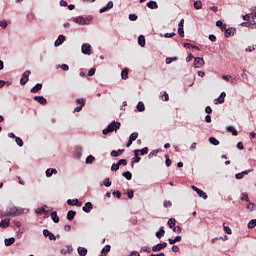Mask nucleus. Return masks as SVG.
Instances as JSON below:
<instances>
[{
	"mask_svg": "<svg viewBox=\"0 0 256 256\" xmlns=\"http://www.w3.org/2000/svg\"><path fill=\"white\" fill-rule=\"evenodd\" d=\"M113 7V1H109L106 5V7L101 8L99 10V13H107V11H111V8Z\"/></svg>",
	"mask_w": 256,
	"mask_h": 256,
	"instance_id": "obj_15",
	"label": "nucleus"
},
{
	"mask_svg": "<svg viewBox=\"0 0 256 256\" xmlns=\"http://www.w3.org/2000/svg\"><path fill=\"white\" fill-rule=\"evenodd\" d=\"M171 205H172V203H171V201H164V203H163V207H165V208H169V207H171Z\"/></svg>",
	"mask_w": 256,
	"mask_h": 256,
	"instance_id": "obj_63",
	"label": "nucleus"
},
{
	"mask_svg": "<svg viewBox=\"0 0 256 256\" xmlns=\"http://www.w3.org/2000/svg\"><path fill=\"white\" fill-rule=\"evenodd\" d=\"M76 103L78 105H82V107H85L86 100L84 98H77Z\"/></svg>",
	"mask_w": 256,
	"mask_h": 256,
	"instance_id": "obj_43",
	"label": "nucleus"
},
{
	"mask_svg": "<svg viewBox=\"0 0 256 256\" xmlns=\"http://www.w3.org/2000/svg\"><path fill=\"white\" fill-rule=\"evenodd\" d=\"M121 78L125 81L127 79H129V68H125L122 72H121Z\"/></svg>",
	"mask_w": 256,
	"mask_h": 256,
	"instance_id": "obj_25",
	"label": "nucleus"
},
{
	"mask_svg": "<svg viewBox=\"0 0 256 256\" xmlns=\"http://www.w3.org/2000/svg\"><path fill=\"white\" fill-rule=\"evenodd\" d=\"M248 27H251V29H256L255 20H250V22H248Z\"/></svg>",
	"mask_w": 256,
	"mask_h": 256,
	"instance_id": "obj_51",
	"label": "nucleus"
},
{
	"mask_svg": "<svg viewBox=\"0 0 256 256\" xmlns=\"http://www.w3.org/2000/svg\"><path fill=\"white\" fill-rule=\"evenodd\" d=\"M138 44L140 45V47L145 46V36L144 35H139L138 36Z\"/></svg>",
	"mask_w": 256,
	"mask_h": 256,
	"instance_id": "obj_34",
	"label": "nucleus"
},
{
	"mask_svg": "<svg viewBox=\"0 0 256 256\" xmlns=\"http://www.w3.org/2000/svg\"><path fill=\"white\" fill-rule=\"evenodd\" d=\"M92 17H83V16H78L72 18V21L74 23H77V25H89L92 21Z\"/></svg>",
	"mask_w": 256,
	"mask_h": 256,
	"instance_id": "obj_3",
	"label": "nucleus"
},
{
	"mask_svg": "<svg viewBox=\"0 0 256 256\" xmlns=\"http://www.w3.org/2000/svg\"><path fill=\"white\" fill-rule=\"evenodd\" d=\"M51 218L55 223H59V216L57 215V211L51 213Z\"/></svg>",
	"mask_w": 256,
	"mask_h": 256,
	"instance_id": "obj_36",
	"label": "nucleus"
},
{
	"mask_svg": "<svg viewBox=\"0 0 256 256\" xmlns=\"http://www.w3.org/2000/svg\"><path fill=\"white\" fill-rule=\"evenodd\" d=\"M82 210L84 213H91L93 210V203L91 202H86L85 205L82 207Z\"/></svg>",
	"mask_w": 256,
	"mask_h": 256,
	"instance_id": "obj_13",
	"label": "nucleus"
},
{
	"mask_svg": "<svg viewBox=\"0 0 256 256\" xmlns=\"http://www.w3.org/2000/svg\"><path fill=\"white\" fill-rule=\"evenodd\" d=\"M173 61H177V57L166 58V65H171V63H173Z\"/></svg>",
	"mask_w": 256,
	"mask_h": 256,
	"instance_id": "obj_46",
	"label": "nucleus"
},
{
	"mask_svg": "<svg viewBox=\"0 0 256 256\" xmlns=\"http://www.w3.org/2000/svg\"><path fill=\"white\" fill-rule=\"evenodd\" d=\"M34 100L40 103V105H47V99L43 96H34Z\"/></svg>",
	"mask_w": 256,
	"mask_h": 256,
	"instance_id": "obj_21",
	"label": "nucleus"
},
{
	"mask_svg": "<svg viewBox=\"0 0 256 256\" xmlns=\"http://www.w3.org/2000/svg\"><path fill=\"white\" fill-rule=\"evenodd\" d=\"M76 215H77V212H75L74 210H69L67 213L68 221H73V219H75Z\"/></svg>",
	"mask_w": 256,
	"mask_h": 256,
	"instance_id": "obj_24",
	"label": "nucleus"
},
{
	"mask_svg": "<svg viewBox=\"0 0 256 256\" xmlns=\"http://www.w3.org/2000/svg\"><path fill=\"white\" fill-rule=\"evenodd\" d=\"M46 177L50 178L53 177V175H57V169L55 168H48L45 172Z\"/></svg>",
	"mask_w": 256,
	"mask_h": 256,
	"instance_id": "obj_20",
	"label": "nucleus"
},
{
	"mask_svg": "<svg viewBox=\"0 0 256 256\" xmlns=\"http://www.w3.org/2000/svg\"><path fill=\"white\" fill-rule=\"evenodd\" d=\"M246 209H248V211H253L255 209V203L248 202Z\"/></svg>",
	"mask_w": 256,
	"mask_h": 256,
	"instance_id": "obj_49",
	"label": "nucleus"
},
{
	"mask_svg": "<svg viewBox=\"0 0 256 256\" xmlns=\"http://www.w3.org/2000/svg\"><path fill=\"white\" fill-rule=\"evenodd\" d=\"M225 97H227V94L225 92H222L220 96L214 100V104L222 105V103H225Z\"/></svg>",
	"mask_w": 256,
	"mask_h": 256,
	"instance_id": "obj_9",
	"label": "nucleus"
},
{
	"mask_svg": "<svg viewBox=\"0 0 256 256\" xmlns=\"http://www.w3.org/2000/svg\"><path fill=\"white\" fill-rule=\"evenodd\" d=\"M164 37H165L166 39H169V38H171V37H175V32L165 33V34H164Z\"/></svg>",
	"mask_w": 256,
	"mask_h": 256,
	"instance_id": "obj_58",
	"label": "nucleus"
},
{
	"mask_svg": "<svg viewBox=\"0 0 256 256\" xmlns=\"http://www.w3.org/2000/svg\"><path fill=\"white\" fill-rule=\"evenodd\" d=\"M136 109L139 113H143L145 111V104L142 101L138 102Z\"/></svg>",
	"mask_w": 256,
	"mask_h": 256,
	"instance_id": "obj_28",
	"label": "nucleus"
},
{
	"mask_svg": "<svg viewBox=\"0 0 256 256\" xmlns=\"http://www.w3.org/2000/svg\"><path fill=\"white\" fill-rule=\"evenodd\" d=\"M83 55H91V46L89 44H83L81 47Z\"/></svg>",
	"mask_w": 256,
	"mask_h": 256,
	"instance_id": "obj_12",
	"label": "nucleus"
},
{
	"mask_svg": "<svg viewBox=\"0 0 256 256\" xmlns=\"http://www.w3.org/2000/svg\"><path fill=\"white\" fill-rule=\"evenodd\" d=\"M71 251H73V248L71 246H67V249L63 248L60 250V253L62 255H67V253H71Z\"/></svg>",
	"mask_w": 256,
	"mask_h": 256,
	"instance_id": "obj_35",
	"label": "nucleus"
},
{
	"mask_svg": "<svg viewBox=\"0 0 256 256\" xmlns=\"http://www.w3.org/2000/svg\"><path fill=\"white\" fill-rule=\"evenodd\" d=\"M123 153H125V149L112 150L110 157H119V155H123Z\"/></svg>",
	"mask_w": 256,
	"mask_h": 256,
	"instance_id": "obj_18",
	"label": "nucleus"
},
{
	"mask_svg": "<svg viewBox=\"0 0 256 256\" xmlns=\"http://www.w3.org/2000/svg\"><path fill=\"white\" fill-rule=\"evenodd\" d=\"M146 5L149 9H159V5L155 1H150Z\"/></svg>",
	"mask_w": 256,
	"mask_h": 256,
	"instance_id": "obj_30",
	"label": "nucleus"
},
{
	"mask_svg": "<svg viewBox=\"0 0 256 256\" xmlns=\"http://www.w3.org/2000/svg\"><path fill=\"white\" fill-rule=\"evenodd\" d=\"M203 7V3L201 1L194 2V8L201 9Z\"/></svg>",
	"mask_w": 256,
	"mask_h": 256,
	"instance_id": "obj_50",
	"label": "nucleus"
},
{
	"mask_svg": "<svg viewBox=\"0 0 256 256\" xmlns=\"http://www.w3.org/2000/svg\"><path fill=\"white\" fill-rule=\"evenodd\" d=\"M15 141L18 147H23V139H21V137H16Z\"/></svg>",
	"mask_w": 256,
	"mask_h": 256,
	"instance_id": "obj_47",
	"label": "nucleus"
},
{
	"mask_svg": "<svg viewBox=\"0 0 256 256\" xmlns=\"http://www.w3.org/2000/svg\"><path fill=\"white\" fill-rule=\"evenodd\" d=\"M122 177H125L127 181H131V179H133V174H131L130 171H126L122 173Z\"/></svg>",
	"mask_w": 256,
	"mask_h": 256,
	"instance_id": "obj_32",
	"label": "nucleus"
},
{
	"mask_svg": "<svg viewBox=\"0 0 256 256\" xmlns=\"http://www.w3.org/2000/svg\"><path fill=\"white\" fill-rule=\"evenodd\" d=\"M161 97L162 101H169V94H167V92H164V94Z\"/></svg>",
	"mask_w": 256,
	"mask_h": 256,
	"instance_id": "obj_59",
	"label": "nucleus"
},
{
	"mask_svg": "<svg viewBox=\"0 0 256 256\" xmlns=\"http://www.w3.org/2000/svg\"><path fill=\"white\" fill-rule=\"evenodd\" d=\"M140 155H147V153H149V148L148 147H144L142 149H138Z\"/></svg>",
	"mask_w": 256,
	"mask_h": 256,
	"instance_id": "obj_44",
	"label": "nucleus"
},
{
	"mask_svg": "<svg viewBox=\"0 0 256 256\" xmlns=\"http://www.w3.org/2000/svg\"><path fill=\"white\" fill-rule=\"evenodd\" d=\"M43 235H44V237H48V239L50 241H57V236H55V234H53V232H50L47 229L43 230Z\"/></svg>",
	"mask_w": 256,
	"mask_h": 256,
	"instance_id": "obj_6",
	"label": "nucleus"
},
{
	"mask_svg": "<svg viewBox=\"0 0 256 256\" xmlns=\"http://www.w3.org/2000/svg\"><path fill=\"white\" fill-rule=\"evenodd\" d=\"M43 89V84L37 83L33 88H31V93H37L38 91H41Z\"/></svg>",
	"mask_w": 256,
	"mask_h": 256,
	"instance_id": "obj_22",
	"label": "nucleus"
},
{
	"mask_svg": "<svg viewBox=\"0 0 256 256\" xmlns=\"http://www.w3.org/2000/svg\"><path fill=\"white\" fill-rule=\"evenodd\" d=\"M203 65H205V60H203V58L201 57L194 58V67L196 69H201Z\"/></svg>",
	"mask_w": 256,
	"mask_h": 256,
	"instance_id": "obj_5",
	"label": "nucleus"
},
{
	"mask_svg": "<svg viewBox=\"0 0 256 256\" xmlns=\"http://www.w3.org/2000/svg\"><path fill=\"white\" fill-rule=\"evenodd\" d=\"M11 225V219H3L0 221V228L7 229Z\"/></svg>",
	"mask_w": 256,
	"mask_h": 256,
	"instance_id": "obj_14",
	"label": "nucleus"
},
{
	"mask_svg": "<svg viewBox=\"0 0 256 256\" xmlns=\"http://www.w3.org/2000/svg\"><path fill=\"white\" fill-rule=\"evenodd\" d=\"M29 75H31V70H26L25 72H23L20 79V85H27V83L29 82Z\"/></svg>",
	"mask_w": 256,
	"mask_h": 256,
	"instance_id": "obj_4",
	"label": "nucleus"
},
{
	"mask_svg": "<svg viewBox=\"0 0 256 256\" xmlns=\"http://www.w3.org/2000/svg\"><path fill=\"white\" fill-rule=\"evenodd\" d=\"M121 127L120 122L112 121L107 128H105L102 133L103 135H109V133H113V131H117Z\"/></svg>",
	"mask_w": 256,
	"mask_h": 256,
	"instance_id": "obj_2",
	"label": "nucleus"
},
{
	"mask_svg": "<svg viewBox=\"0 0 256 256\" xmlns=\"http://www.w3.org/2000/svg\"><path fill=\"white\" fill-rule=\"evenodd\" d=\"M165 159L166 167H171V159H169V155H165Z\"/></svg>",
	"mask_w": 256,
	"mask_h": 256,
	"instance_id": "obj_54",
	"label": "nucleus"
},
{
	"mask_svg": "<svg viewBox=\"0 0 256 256\" xmlns=\"http://www.w3.org/2000/svg\"><path fill=\"white\" fill-rule=\"evenodd\" d=\"M47 208H48L47 205H44V206L41 207V208H37V209L35 210V214H36V215H43V213L45 212V209H47Z\"/></svg>",
	"mask_w": 256,
	"mask_h": 256,
	"instance_id": "obj_31",
	"label": "nucleus"
},
{
	"mask_svg": "<svg viewBox=\"0 0 256 256\" xmlns=\"http://www.w3.org/2000/svg\"><path fill=\"white\" fill-rule=\"evenodd\" d=\"M118 165L120 166V165H127V159H120L118 162Z\"/></svg>",
	"mask_w": 256,
	"mask_h": 256,
	"instance_id": "obj_61",
	"label": "nucleus"
},
{
	"mask_svg": "<svg viewBox=\"0 0 256 256\" xmlns=\"http://www.w3.org/2000/svg\"><path fill=\"white\" fill-rule=\"evenodd\" d=\"M129 20L130 21H137V14H130L129 15Z\"/></svg>",
	"mask_w": 256,
	"mask_h": 256,
	"instance_id": "obj_62",
	"label": "nucleus"
},
{
	"mask_svg": "<svg viewBox=\"0 0 256 256\" xmlns=\"http://www.w3.org/2000/svg\"><path fill=\"white\" fill-rule=\"evenodd\" d=\"M236 147L240 151H243L245 149V146L243 145V142H241V141L237 143Z\"/></svg>",
	"mask_w": 256,
	"mask_h": 256,
	"instance_id": "obj_56",
	"label": "nucleus"
},
{
	"mask_svg": "<svg viewBox=\"0 0 256 256\" xmlns=\"http://www.w3.org/2000/svg\"><path fill=\"white\" fill-rule=\"evenodd\" d=\"M104 187H111V180L109 178H105L103 181Z\"/></svg>",
	"mask_w": 256,
	"mask_h": 256,
	"instance_id": "obj_48",
	"label": "nucleus"
},
{
	"mask_svg": "<svg viewBox=\"0 0 256 256\" xmlns=\"http://www.w3.org/2000/svg\"><path fill=\"white\" fill-rule=\"evenodd\" d=\"M226 131L228 133H231L234 137H237V135H239V132H237V129L235 128V126H227Z\"/></svg>",
	"mask_w": 256,
	"mask_h": 256,
	"instance_id": "obj_17",
	"label": "nucleus"
},
{
	"mask_svg": "<svg viewBox=\"0 0 256 256\" xmlns=\"http://www.w3.org/2000/svg\"><path fill=\"white\" fill-rule=\"evenodd\" d=\"M111 171H119V164H118V162L112 164Z\"/></svg>",
	"mask_w": 256,
	"mask_h": 256,
	"instance_id": "obj_53",
	"label": "nucleus"
},
{
	"mask_svg": "<svg viewBox=\"0 0 256 256\" xmlns=\"http://www.w3.org/2000/svg\"><path fill=\"white\" fill-rule=\"evenodd\" d=\"M191 189H193L195 191V193H197V195L199 197H201L202 199H207V193L203 192V190L197 188V186H191Z\"/></svg>",
	"mask_w": 256,
	"mask_h": 256,
	"instance_id": "obj_10",
	"label": "nucleus"
},
{
	"mask_svg": "<svg viewBox=\"0 0 256 256\" xmlns=\"http://www.w3.org/2000/svg\"><path fill=\"white\" fill-rule=\"evenodd\" d=\"M137 137H139V133L133 132L130 136L129 139L132 141H137Z\"/></svg>",
	"mask_w": 256,
	"mask_h": 256,
	"instance_id": "obj_45",
	"label": "nucleus"
},
{
	"mask_svg": "<svg viewBox=\"0 0 256 256\" xmlns=\"http://www.w3.org/2000/svg\"><path fill=\"white\" fill-rule=\"evenodd\" d=\"M143 253H151V248H148L147 246H144L140 249Z\"/></svg>",
	"mask_w": 256,
	"mask_h": 256,
	"instance_id": "obj_55",
	"label": "nucleus"
},
{
	"mask_svg": "<svg viewBox=\"0 0 256 256\" xmlns=\"http://www.w3.org/2000/svg\"><path fill=\"white\" fill-rule=\"evenodd\" d=\"M248 229H255L256 227V219H252L248 222V225H247Z\"/></svg>",
	"mask_w": 256,
	"mask_h": 256,
	"instance_id": "obj_37",
	"label": "nucleus"
},
{
	"mask_svg": "<svg viewBox=\"0 0 256 256\" xmlns=\"http://www.w3.org/2000/svg\"><path fill=\"white\" fill-rule=\"evenodd\" d=\"M129 256H141V254L137 251H132Z\"/></svg>",
	"mask_w": 256,
	"mask_h": 256,
	"instance_id": "obj_64",
	"label": "nucleus"
},
{
	"mask_svg": "<svg viewBox=\"0 0 256 256\" xmlns=\"http://www.w3.org/2000/svg\"><path fill=\"white\" fill-rule=\"evenodd\" d=\"M235 33H237V29H235V27H231V28H227L225 30V37L229 38V37H233V35H235Z\"/></svg>",
	"mask_w": 256,
	"mask_h": 256,
	"instance_id": "obj_11",
	"label": "nucleus"
},
{
	"mask_svg": "<svg viewBox=\"0 0 256 256\" xmlns=\"http://www.w3.org/2000/svg\"><path fill=\"white\" fill-rule=\"evenodd\" d=\"M209 143H211V145H219V140H217L215 137H210Z\"/></svg>",
	"mask_w": 256,
	"mask_h": 256,
	"instance_id": "obj_42",
	"label": "nucleus"
},
{
	"mask_svg": "<svg viewBox=\"0 0 256 256\" xmlns=\"http://www.w3.org/2000/svg\"><path fill=\"white\" fill-rule=\"evenodd\" d=\"M112 195H114V197H116L117 199H121V192L118 190L112 192Z\"/></svg>",
	"mask_w": 256,
	"mask_h": 256,
	"instance_id": "obj_57",
	"label": "nucleus"
},
{
	"mask_svg": "<svg viewBox=\"0 0 256 256\" xmlns=\"http://www.w3.org/2000/svg\"><path fill=\"white\" fill-rule=\"evenodd\" d=\"M241 201H246V203H249V194L247 192H243L240 197Z\"/></svg>",
	"mask_w": 256,
	"mask_h": 256,
	"instance_id": "obj_38",
	"label": "nucleus"
},
{
	"mask_svg": "<svg viewBox=\"0 0 256 256\" xmlns=\"http://www.w3.org/2000/svg\"><path fill=\"white\" fill-rule=\"evenodd\" d=\"M179 241H181V236H176L174 239L173 238L168 239V243L170 245H175V243H179Z\"/></svg>",
	"mask_w": 256,
	"mask_h": 256,
	"instance_id": "obj_27",
	"label": "nucleus"
},
{
	"mask_svg": "<svg viewBox=\"0 0 256 256\" xmlns=\"http://www.w3.org/2000/svg\"><path fill=\"white\" fill-rule=\"evenodd\" d=\"M109 251H111V245H106V246L101 250L102 256H107V253H109Z\"/></svg>",
	"mask_w": 256,
	"mask_h": 256,
	"instance_id": "obj_33",
	"label": "nucleus"
},
{
	"mask_svg": "<svg viewBox=\"0 0 256 256\" xmlns=\"http://www.w3.org/2000/svg\"><path fill=\"white\" fill-rule=\"evenodd\" d=\"M74 155L76 159H80L83 156V148L81 146L76 147Z\"/></svg>",
	"mask_w": 256,
	"mask_h": 256,
	"instance_id": "obj_19",
	"label": "nucleus"
},
{
	"mask_svg": "<svg viewBox=\"0 0 256 256\" xmlns=\"http://www.w3.org/2000/svg\"><path fill=\"white\" fill-rule=\"evenodd\" d=\"M65 41H66L65 35L63 34L59 35L56 41L54 42V47H61V45H63Z\"/></svg>",
	"mask_w": 256,
	"mask_h": 256,
	"instance_id": "obj_8",
	"label": "nucleus"
},
{
	"mask_svg": "<svg viewBox=\"0 0 256 256\" xmlns=\"http://www.w3.org/2000/svg\"><path fill=\"white\" fill-rule=\"evenodd\" d=\"M93 161H95V158L93 157V155H89V156H87L85 163H86V165H91V163H93Z\"/></svg>",
	"mask_w": 256,
	"mask_h": 256,
	"instance_id": "obj_40",
	"label": "nucleus"
},
{
	"mask_svg": "<svg viewBox=\"0 0 256 256\" xmlns=\"http://www.w3.org/2000/svg\"><path fill=\"white\" fill-rule=\"evenodd\" d=\"M165 247H167V242L158 243L152 247V251H154V253H157L159 251H162V249H165Z\"/></svg>",
	"mask_w": 256,
	"mask_h": 256,
	"instance_id": "obj_7",
	"label": "nucleus"
},
{
	"mask_svg": "<svg viewBox=\"0 0 256 256\" xmlns=\"http://www.w3.org/2000/svg\"><path fill=\"white\" fill-rule=\"evenodd\" d=\"M8 25H9V23H7V21H5V20L0 21V27L2 29H5L6 27H8Z\"/></svg>",
	"mask_w": 256,
	"mask_h": 256,
	"instance_id": "obj_52",
	"label": "nucleus"
},
{
	"mask_svg": "<svg viewBox=\"0 0 256 256\" xmlns=\"http://www.w3.org/2000/svg\"><path fill=\"white\" fill-rule=\"evenodd\" d=\"M184 47H187L188 49H197L198 51H199V47L198 46H195V45H193V44H191V43H188V42H186V43H184Z\"/></svg>",
	"mask_w": 256,
	"mask_h": 256,
	"instance_id": "obj_41",
	"label": "nucleus"
},
{
	"mask_svg": "<svg viewBox=\"0 0 256 256\" xmlns=\"http://www.w3.org/2000/svg\"><path fill=\"white\" fill-rule=\"evenodd\" d=\"M67 204L71 206H77V207H81L82 205V203L79 202V199H68Z\"/></svg>",
	"mask_w": 256,
	"mask_h": 256,
	"instance_id": "obj_16",
	"label": "nucleus"
},
{
	"mask_svg": "<svg viewBox=\"0 0 256 256\" xmlns=\"http://www.w3.org/2000/svg\"><path fill=\"white\" fill-rule=\"evenodd\" d=\"M4 243H5L6 247H11V245H13V243H15V238L14 237L6 238L4 240Z\"/></svg>",
	"mask_w": 256,
	"mask_h": 256,
	"instance_id": "obj_26",
	"label": "nucleus"
},
{
	"mask_svg": "<svg viewBox=\"0 0 256 256\" xmlns=\"http://www.w3.org/2000/svg\"><path fill=\"white\" fill-rule=\"evenodd\" d=\"M157 239H161L162 237H165V228L160 227L159 231L156 232Z\"/></svg>",
	"mask_w": 256,
	"mask_h": 256,
	"instance_id": "obj_23",
	"label": "nucleus"
},
{
	"mask_svg": "<svg viewBox=\"0 0 256 256\" xmlns=\"http://www.w3.org/2000/svg\"><path fill=\"white\" fill-rule=\"evenodd\" d=\"M178 34L180 37H185V30L183 28H178Z\"/></svg>",
	"mask_w": 256,
	"mask_h": 256,
	"instance_id": "obj_60",
	"label": "nucleus"
},
{
	"mask_svg": "<svg viewBox=\"0 0 256 256\" xmlns=\"http://www.w3.org/2000/svg\"><path fill=\"white\" fill-rule=\"evenodd\" d=\"M24 213H25V210L23 208L9 206L6 208L4 212L0 214V217L2 219H5V217H19V215H23Z\"/></svg>",
	"mask_w": 256,
	"mask_h": 256,
	"instance_id": "obj_1",
	"label": "nucleus"
},
{
	"mask_svg": "<svg viewBox=\"0 0 256 256\" xmlns=\"http://www.w3.org/2000/svg\"><path fill=\"white\" fill-rule=\"evenodd\" d=\"M77 251H78V255H80V256H87V248H85V247H78Z\"/></svg>",
	"mask_w": 256,
	"mask_h": 256,
	"instance_id": "obj_29",
	"label": "nucleus"
},
{
	"mask_svg": "<svg viewBox=\"0 0 256 256\" xmlns=\"http://www.w3.org/2000/svg\"><path fill=\"white\" fill-rule=\"evenodd\" d=\"M175 223H176V220L175 218H170L167 222V225L170 229H173V227H175Z\"/></svg>",
	"mask_w": 256,
	"mask_h": 256,
	"instance_id": "obj_39",
	"label": "nucleus"
}]
</instances>
